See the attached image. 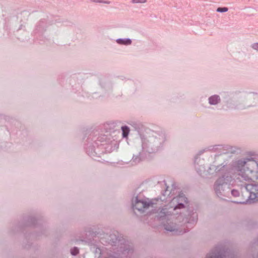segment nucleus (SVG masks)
Returning a JSON list of instances; mask_svg holds the SVG:
<instances>
[{
  "label": "nucleus",
  "mask_w": 258,
  "mask_h": 258,
  "mask_svg": "<svg viewBox=\"0 0 258 258\" xmlns=\"http://www.w3.org/2000/svg\"><path fill=\"white\" fill-rule=\"evenodd\" d=\"M166 189L162 192L160 200L162 202L169 203L160 209V211L156 216L157 219L163 224L164 229L175 234H182L186 232L180 228L183 223L194 224L198 220V214L192 210L188 209L187 214H183L178 210L184 209L188 204L187 198L175 183H172L171 187L167 185L166 182L163 181Z\"/></svg>",
  "instance_id": "f257e3e1"
},
{
  "label": "nucleus",
  "mask_w": 258,
  "mask_h": 258,
  "mask_svg": "<svg viewBox=\"0 0 258 258\" xmlns=\"http://www.w3.org/2000/svg\"><path fill=\"white\" fill-rule=\"evenodd\" d=\"M232 170L237 171V180L242 183V194L246 196V199L234 203L246 204L258 201V158L246 157L232 161Z\"/></svg>",
  "instance_id": "f03ea898"
},
{
  "label": "nucleus",
  "mask_w": 258,
  "mask_h": 258,
  "mask_svg": "<svg viewBox=\"0 0 258 258\" xmlns=\"http://www.w3.org/2000/svg\"><path fill=\"white\" fill-rule=\"evenodd\" d=\"M100 242L105 245H110L109 248L101 249L96 245H91L90 249L98 258H127L133 252L132 246L116 231H110L109 234H103L100 237Z\"/></svg>",
  "instance_id": "7ed1b4c3"
},
{
  "label": "nucleus",
  "mask_w": 258,
  "mask_h": 258,
  "mask_svg": "<svg viewBox=\"0 0 258 258\" xmlns=\"http://www.w3.org/2000/svg\"><path fill=\"white\" fill-rule=\"evenodd\" d=\"M136 145V152L133 154L132 163L137 164L145 159L147 154L159 150L166 141V136L162 132L149 130L145 136H141Z\"/></svg>",
  "instance_id": "20e7f679"
},
{
  "label": "nucleus",
  "mask_w": 258,
  "mask_h": 258,
  "mask_svg": "<svg viewBox=\"0 0 258 258\" xmlns=\"http://www.w3.org/2000/svg\"><path fill=\"white\" fill-rule=\"evenodd\" d=\"M227 170H222L219 173L222 175L216 180L214 185V188L217 196L221 199L224 197H229L230 196V186L229 183L231 181L233 175L237 173V171H233L232 162L228 166L226 165Z\"/></svg>",
  "instance_id": "39448f33"
},
{
  "label": "nucleus",
  "mask_w": 258,
  "mask_h": 258,
  "mask_svg": "<svg viewBox=\"0 0 258 258\" xmlns=\"http://www.w3.org/2000/svg\"><path fill=\"white\" fill-rule=\"evenodd\" d=\"M104 139V137H94L91 140L90 138L88 139V141L86 145V150L88 155L94 158L97 157H100L102 154L106 152H111L113 151L112 146L106 144Z\"/></svg>",
  "instance_id": "423d86ee"
},
{
  "label": "nucleus",
  "mask_w": 258,
  "mask_h": 258,
  "mask_svg": "<svg viewBox=\"0 0 258 258\" xmlns=\"http://www.w3.org/2000/svg\"><path fill=\"white\" fill-rule=\"evenodd\" d=\"M205 150L200 151L198 154L195 157V167L197 173L203 177L207 176L209 175L212 174L214 172L218 173L222 170H227V167L226 165H220L218 166L211 165L207 170L205 168V161L203 158H201L200 156L204 152Z\"/></svg>",
  "instance_id": "0eeeda50"
},
{
  "label": "nucleus",
  "mask_w": 258,
  "mask_h": 258,
  "mask_svg": "<svg viewBox=\"0 0 258 258\" xmlns=\"http://www.w3.org/2000/svg\"><path fill=\"white\" fill-rule=\"evenodd\" d=\"M153 201H158V199L150 200L146 198L142 193H139L133 200V208L134 211L143 213L148 209L149 207H154L156 203Z\"/></svg>",
  "instance_id": "6e6552de"
},
{
  "label": "nucleus",
  "mask_w": 258,
  "mask_h": 258,
  "mask_svg": "<svg viewBox=\"0 0 258 258\" xmlns=\"http://www.w3.org/2000/svg\"><path fill=\"white\" fill-rule=\"evenodd\" d=\"M206 258H233L231 255L227 252H224L217 249L212 250L208 253Z\"/></svg>",
  "instance_id": "1a4fd4ad"
},
{
  "label": "nucleus",
  "mask_w": 258,
  "mask_h": 258,
  "mask_svg": "<svg viewBox=\"0 0 258 258\" xmlns=\"http://www.w3.org/2000/svg\"><path fill=\"white\" fill-rule=\"evenodd\" d=\"M132 126L134 128L135 130L136 131L140 136V139L141 138V136H145L146 134H143V131H145V126L144 125L140 122H134L132 124Z\"/></svg>",
  "instance_id": "9d476101"
},
{
  "label": "nucleus",
  "mask_w": 258,
  "mask_h": 258,
  "mask_svg": "<svg viewBox=\"0 0 258 258\" xmlns=\"http://www.w3.org/2000/svg\"><path fill=\"white\" fill-rule=\"evenodd\" d=\"M218 146L219 147L218 149L222 151L221 154L234 153L236 152L235 148L229 145H218Z\"/></svg>",
  "instance_id": "9b49d317"
},
{
  "label": "nucleus",
  "mask_w": 258,
  "mask_h": 258,
  "mask_svg": "<svg viewBox=\"0 0 258 258\" xmlns=\"http://www.w3.org/2000/svg\"><path fill=\"white\" fill-rule=\"evenodd\" d=\"M46 28V21L45 20L40 21L36 26L35 33H39L43 32Z\"/></svg>",
  "instance_id": "f8f14e48"
},
{
  "label": "nucleus",
  "mask_w": 258,
  "mask_h": 258,
  "mask_svg": "<svg viewBox=\"0 0 258 258\" xmlns=\"http://www.w3.org/2000/svg\"><path fill=\"white\" fill-rule=\"evenodd\" d=\"M221 102V98L218 95H213L208 98V102L211 105H216Z\"/></svg>",
  "instance_id": "ddd939ff"
},
{
  "label": "nucleus",
  "mask_w": 258,
  "mask_h": 258,
  "mask_svg": "<svg viewBox=\"0 0 258 258\" xmlns=\"http://www.w3.org/2000/svg\"><path fill=\"white\" fill-rule=\"evenodd\" d=\"M246 98L248 100H253V106H255L258 104V94L256 93H249L246 95Z\"/></svg>",
  "instance_id": "4468645a"
},
{
  "label": "nucleus",
  "mask_w": 258,
  "mask_h": 258,
  "mask_svg": "<svg viewBox=\"0 0 258 258\" xmlns=\"http://www.w3.org/2000/svg\"><path fill=\"white\" fill-rule=\"evenodd\" d=\"M116 42L121 45H128L132 44V40L130 38H118L116 40Z\"/></svg>",
  "instance_id": "2eb2a0df"
},
{
  "label": "nucleus",
  "mask_w": 258,
  "mask_h": 258,
  "mask_svg": "<svg viewBox=\"0 0 258 258\" xmlns=\"http://www.w3.org/2000/svg\"><path fill=\"white\" fill-rule=\"evenodd\" d=\"M121 130L122 131V137L124 138H127L130 131L129 127L127 125L122 126Z\"/></svg>",
  "instance_id": "dca6fc26"
},
{
  "label": "nucleus",
  "mask_w": 258,
  "mask_h": 258,
  "mask_svg": "<svg viewBox=\"0 0 258 258\" xmlns=\"http://www.w3.org/2000/svg\"><path fill=\"white\" fill-rule=\"evenodd\" d=\"M231 195L234 197H237L239 196V191L236 189H231L230 188V195Z\"/></svg>",
  "instance_id": "f3484780"
},
{
  "label": "nucleus",
  "mask_w": 258,
  "mask_h": 258,
  "mask_svg": "<svg viewBox=\"0 0 258 258\" xmlns=\"http://www.w3.org/2000/svg\"><path fill=\"white\" fill-rule=\"evenodd\" d=\"M79 252V249L77 247H74L71 249V253L73 255H76Z\"/></svg>",
  "instance_id": "a211bd4d"
},
{
  "label": "nucleus",
  "mask_w": 258,
  "mask_h": 258,
  "mask_svg": "<svg viewBox=\"0 0 258 258\" xmlns=\"http://www.w3.org/2000/svg\"><path fill=\"white\" fill-rule=\"evenodd\" d=\"M228 11V9L227 7H219L217 9L216 11L219 13H224Z\"/></svg>",
  "instance_id": "6ab92c4d"
},
{
  "label": "nucleus",
  "mask_w": 258,
  "mask_h": 258,
  "mask_svg": "<svg viewBox=\"0 0 258 258\" xmlns=\"http://www.w3.org/2000/svg\"><path fill=\"white\" fill-rule=\"evenodd\" d=\"M146 2V0H132V1L134 4L145 3Z\"/></svg>",
  "instance_id": "aec40b11"
},
{
  "label": "nucleus",
  "mask_w": 258,
  "mask_h": 258,
  "mask_svg": "<svg viewBox=\"0 0 258 258\" xmlns=\"http://www.w3.org/2000/svg\"><path fill=\"white\" fill-rule=\"evenodd\" d=\"M251 47L256 50L258 51V43H254L251 45Z\"/></svg>",
  "instance_id": "412c9836"
},
{
  "label": "nucleus",
  "mask_w": 258,
  "mask_h": 258,
  "mask_svg": "<svg viewBox=\"0 0 258 258\" xmlns=\"http://www.w3.org/2000/svg\"><path fill=\"white\" fill-rule=\"evenodd\" d=\"M30 220L32 221V224H29V225H35V221H36V219H34V218H31Z\"/></svg>",
  "instance_id": "4be33fe9"
},
{
  "label": "nucleus",
  "mask_w": 258,
  "mask_h": 258,
  "mask_svg": "<svg viewBox=\"0 0 258 258\" xmlns=\"http://www.w3.org/2000/svg\"><path fill=\"white\" fill-rule=\"evenodd\" d=\"M104 3V4H109L110 3V2L109 1H103V3Z\"/></svg>",
  "instance_id": "5701e85b"
},
{
  "label": "nucleus",
  "mask_w": 258,
  "mask_h": 258,
  "mask_svg": "<svg viewBox=\"0 0 258 258\" xmlns=\"http://www.w3.org/2000/svg\"><path fill=\"white\" fill-rule=\"evenodd\" d=\"M95 2L96 3H103V1H101V0H97V1H95Z\"/></svg>",
  "instance_id": "b1692460"
}]
</instances>
